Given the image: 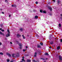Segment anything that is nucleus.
<instances>
[{
  "mask_svg": "<svg viewBox=\"0 0 62 62\" xmlns=\"http://www.w3.org/2000/svg\"><path fill=\"white\" fill-rule=\"evenodd\" d=\"M10 16H11L10 15H9V17H10Z\"/></svg>",
  "mask_w": 62,
  "mask_h": 62,
  "instance_id": "obj_38",
  "label": "nucleus"
},
{
  "mask_svg": "<svg viewBox=\"0 0 62 62\" xmlns=\"http://www.w3.org/2000/svg\"><path fill=\"white\" fill-rule=\"evenodd\" d=\"M58 4H59L60 3H61V1H60V0H58Z\"/></svg>",
  "mask_w": 62,
  "mask_h": 62,
  "instance_id": "obj_8",
  "label": "nucleus"
},
{
  "mask_svg": "<svg viewBox=\"0 0 62 62\" xmlns=\"http://www.w3.org/2000/svg\"><path fill=\"white\" fill-rule=\"evenodd\" d=\"M7 62H9V60L8 59L7 60Z\"/></svg>",
  "mask_w": 62,
  "mask_h": 62,
  "instance_id": "obj_26",
  "label": "nucleus"
},
{
  "mask_svg": "<svg viewBox=\"0 0 62 62\" xmlns=\"http://www.w3.org/2000/svg\"><path fill=\"white\" fill-rule=\"evenodd\" d=\"M45 55H48V54L47 53H45Z\"/></svg>",
  "mask_w": 62,
  "mask_h": 62,
  "instance_id": "obj_14",
  "label": "nucleus"
},
{
  "mask_svg": "<svg viewBox=\"0 0 62 62\" xmlns=\"http://www.w3.org/2000/svg\"><path fill=\"white\" fill-rule=\"evenodd\" d=\"M0 30H2V29L1 28H0Z\"/></svg>",
  "mask_w": 62,
  "mask_h": 62,
  "instance_id": "obj_41",
  "label": "nucleus"
},
{
  "mask_svg": "<svg viewBox=\"0 0 62 62\" xmlns=\"http://www.w3.org/2000/svg\"><path fill=\"white\" fill-rule=\"evenodd\" d=\"M23 52H25V49H23Z\"/></svg>",
  "mask_w": 62,
  "mask_h": 62,
  "instance_id": "obj_31",
  "label": "nucleus"
},
{
  "mask_svg": "<svg viewBox=\"0 0 62 62\" xmlns=\"http://www.w3.org/2000/svg\"><path fill=\"white\" fill-rule=\"evenodd\" d=\"M8 55L9 57H11V55L8 54Z\"/></svg>",
  "mask_w": 62,
  "mask_h": 62,
  "instance_id": "obj_12",
  "label": "nucleus"
},
{
  "mask_svg": "<svg viewBox=\"0 0 62 62\" xmlns=\"http://www.w3.org/2000/svg\"><path fill=\"white\" fill-rule=\"evenodd\" d=\"M59 57L60 60L61 61L62 60V57H61V56H59Z\"/></svg>",
  "mask_w": 62,
  "mask_h": 62,
  "instance_id": "obj_3",
  "label": "nucleus"
},
{
  "mask_svg": "<svg viewBox=\"0 0 62 62\" xmlns=\"http://www.w3.org/2000/svg\"><path fill=\"white\" fill-rule=\"evenodd\" d=\"M14 54H12V56L13 57H14Z\"/></svg>",
  "mask_w": 62,
  "mask_h": 62,
  "instance_id": "obj_25",
  "label": "nucleus"
},
{
  "mask_svg": "<svg viewBox=\"0 0 62 62\" xmlns=\"http://www.w3.org/2000/svg\"><path fill=\"white\" fill-rule=\"evenodd\" d=\"M27 62H31V60H27Z\"/></svg>",
  "mask_w": 62,
  "mask_h": 62,
  "instance_id": "obj_7",
  "label": "nucleus"
},
{
  "mask_svg": "<svg viewBox=\"0 0 62 62\" xmlns=\"http://www.w3.org/2000/svg\"><path fill=\"white\" fill-rule=\"evenodd\" d=\"M0 34H1V35H3V36H4L5 35L4 34V33H2V32L1 31H0Z\"/></svg>",
  "mask_w": 62,
  "mask_h": 62,
  "instance_id": "obj_5",
  "label": "nucleus"
},
{
  "mask_svg": "<svg viewBox=\"0 0 62 62\" xmlns=\"http://www.w3.org/2000/svg\"><path fill=\"white\" fill-rule=\"evenodd\" d=\"M32 62H35V60H33L32 61Z\"/></svg>",
  "mask_w": 62,
  "mask_h": 62,
  "instance_id": "obj_27",
  "label": "nucleus"
},
{
  "mask_svg": "<svg viewBox=\"0 0 62 62\" xmlns=\"http://www.w3.org/2000/svg\"><path fill=\"white\" fill-rule=\"evenodd\" d=\"M22 61H24V62H25V60H24V59H22Z\"/></svg>",
  "mask_w": 62,
  "mask_h": 62,
  "instance_id": "obj_20",
  "label": "nucleus"
},
{
  "mask_svg": "<svg viewBox=\"0 0 62 62\" xmlns=\"http://www.w3.org/2000/svg\"><path fill=\"white\" fill-rule=\"evenodd\" d=\"M38 16H35V19H38Z\"/></svg>",
  "mask_w": 62,
  "mask_h": 62,
  "instance_id": "obj_10",
  "label": "nucleus"
},
{
  "mask_svg": "<svg viewBox=\"0 0 62 62\" xmlns=\"http://www.w3.org/2000/svg\"><path fill=\"white\" fill-rule=\"evenodd\" d=\"M19 46H20V49H22V44H19Z\"/></svg>",
  "mask_w": 62,
  "mask_h": 62,
  "instance_id": "obj_2",
  "label": "nucleus"
},
{
  "mask_svg": "<svg viewBox=\"0 0 62 62\" xmlns=\"http://www.w3.org/2000/svg\"><path fill=\"white\" fill-rule=\"evenodd\" d=\"M7 4H8V2H7Z\"/></svg>",
  "mask_w": 62,
  "mask_h": 62,
  "instance_id": "obj_44",
  "label": "nucleus"
},
{
  "mask_svg": "<svg viewBox=\"0 0 62 62\" xmlns=\"http://www.w3.org/2000/svg\"><path fill=\"white\" fill-rule=\"evenodd\" d=\"M61 16H62V14H61Z\"/></svg>",
  "mask_w": 62,
  "mask_h": 62,
  "instance_id": "obj_45",
  "label": "nucleus"
},
{
  "mask_svg": "<svg viewBox=\"0 0 62 62\" xmlns=\"http://www.w3.org/2000/svg\"><path fill=\"white\" fill-rule=\"evenodd\" d=\"M36 37H39V35L38 34L36 35Z\"/></svg>",
  "mask_w": 62,
  "mask_h": 62,
  "instance_id": "obj_24",
  "label": "nucleus"
},
{
  "mask_svg": "<svg viewBox=\"0 0 62 62\" xmlns=\"http://www.w3.org/2000/svg\"><path fill=\"white\" fill-rule=\"evenodd\" d=\"M60 46H58L57 47V50L58 49H60Z\"/></svg>",
  "mask_w": 62,
  "mask_h": 62,
  "instance_id": "obj_13",
  "label": "nucleus"
},
{
  "mask_svg": "<svg viewBox=\"0 0 62 62\" xmlns=\"http://www.w3.org/2000/svg\"><path fill=\"white\" fill-rule=\"evenodd\" d=\"M0 54H1V55H3V53L2 52H0Z\"/></svg>",
  "mask_w": 62,
  "mask_h": 62,
  "instance_id": "obj_19",
  "label": "nucleus"
},
{
  "mask_svg": "<svg viewBox=\"0 0 62 62\" xmlns=\"http://www.w3.org/2000/svg\"><path fill=\"white\" fill-rule=\"evenodd\" d=\"M48 8L50 10H51V11H52V8L50 7H48Z\"/></svg>",
  "mask_w": 62,
  "mask_h": 62,
  "instance_id": "obj_6",
  "label": "nucleus"
},
{
  "mask_svg": "<svg viewBox=\"0 0 62 62\" xmlns=\"http://www.w3.org/2000/svg\"><path fill=\"white\" fill-rule=\"evenodd\" d=\"M43 11L41 10H40V12H41V13H42V12H43Z\"/></svg>",
  "mask_w": 62,
  "mask_h": 62,
  "instance_id": "obj_16",
  "label": "nucleus"
},
{
  "mask_svg": "<svg viewBox=\"0 0 62 62\" xmlns=\"http://www.w3.org/2000/svg\"><path fill=\"white\" fill-rule=\"evenodd\" d=\"M10 62H13V61H11Z\"/></svg>",
  "mask_w": 62,
  "mask_h": 62,
  "instance_id": "obj_42",
  "label": "nucleus"
},
{
  "mask_svg": "<svg viewBox=\"0 0 62 62\" xmlns=\"http://www.w3.org/2000/svg\"><path fill=\"white\" fill-rule=\"evenodd\" d=\"M26 48H27V46H26Z\"/></svg>",
  "mask_w": 62,
  "mask_h": 62,
  "instance_id": "obj_43",
  "label": "nucleus"
},
{
  "mask_svg": "<svg viewBox=\"0 0 62 62\" xmlns=\"http://www.w3.org/2000/svg\"><path fill=\"white\" fill-rule=\"evenodd\" d=\"M1 31H2V32H4V30H2Z\"/></svg>",
  "mask_w": 62,
  "mask_h": 62,
  "instance_id": "obj_28",
  "label": "nucleus"
},
{
  "mask_svg": "<svg viewBox=\"0 0 62 62\" xmlns=\"http://www.w3.org/2000/svg\"><path fill=\"white\" fill-rule=\"evenodd\" d=\"M50 44H52L54 43V42H50Z\"/></svg>",
  "mask_w": 62,
  "mask_h": 62,
  "instance_id": "obj_15",
  "label": "nucleus"
},
{
  "mask_svg": "<svg viewBox=\"0 0 62 62\" xmlns=\"http://www.w3.org/2000/svg\"><path fill=\"white\" fill-rule=\"evenodd\" d=\"M10 44H12V42H10Z\"/></svg>",
  "mask_w": 62,
  "mask_h": 62,
  "instance_id": "obj_37",
  "label": "nucleus"
},
{
  "mask_svg": "<svg viewBox=\"0 0 62 62\" xmlns=\"http://www.w3.org/2000/svg\"><path fill=\"white\" fill-rule=\"evenodd\" d=\"M53 0V2H55V0Z\"/></svg>",
  "mask_w": 62,
  "mask_h": 62,
  "instance_id": "obj_32",
  "label": "nucleus"
},
{
  "mask_svg": "<svg viewBox=\"0 0 62 62\" xmlns=\"http://www.w3.org/2000/svg\"><path fill=\"white\" fill-rule=\"evenodd\" d=\"M59 27H61V24H59Z\"/></svg>",
  "mask_w": 62,
  "mask_h": 62,
  "instance_id": "obj_23",
  "label": "nucleus"
},
{
  "mask_svg": "<svg viewBox=\"0 0 62 62\" xmlns=\"http://www.w3.org/2000/svg\"><path fill=\"white\" fill-rule=\"evenodd\" d=\"M37 54V53L36 52L35 53V54L34 55V57H36V56Z\"/></svg>",
  "mask_w": 62,
  "mask_h": 62,
  "instance_id": "obj_9",
  "label": "nucleus"
},
{
  "mask_svg": "<svg viewBox=\"0 0 62 62\" xmlns=\"http://www.w3.org/2000/svg\"><path fill=\"white\" fill-rule=\"evenodd\" d=\"M7 0H5V2H7Z\"/></svg>",
  "mask_w": 62,
  "mask_h": 62,
  "instance_id": "obj_39",
  "label": "nucleus"
},
{
  "mask_svg": "<svg viewBox=\"0 0 62 62\" xmlns=\"http://www.w3.org/2000/svg\"><path fill=\"white\" fill-rule=\"evenodd\" d=\"M1 44H2V43H1L0 42V45H1Z\"/></svg>",
  "mask_w": 62,
  "mask_h": 62,
  "instance_id": "obj_35",
  "label": "nucleus"
},
{
  "mask_svg": "<svg viewBox=\"0 0 62 62\" xmlns=\"http://www.w3.org/2000/svg\"><path fill=\"white\" fill-rule=\"evenodd\" d=\"M40 45H38V48H39V47H40Z\"/></svg>",
  "mask_w": 62,
  "mask_h": 62,
  "instance_id": "obj_21",
  "label": "nucleus"
},
{
  "mask_svg": "<svg viewBox=\"0 0 62 62\" xmlns=\"http://www.w3.org/2000/svg\"><path fill=\"white\" fill-rule=\"evenodd\" d=\"M40 45H43V43H40Z\"/></svg>",
  "mask_w": 62,
  "mask_h": 62,
  "instance_id": "obj_22",
  "label": "nucleus"
},
{
  "mask_svg": "<svg viewBox=\"0 0 62 62\" xmlns=\"http://www.w3.org/2000/svg\"><path fill=\"white\" fill-rule=\"evenodd\" d=\"M49 48H50V49H51V48H52L51 46H50V47H49Z\"/></svg>",
  "mask_w": 62,
  "mask_h": 62,
  "instance_id": "obj_33",
  "label": "nucleus"
},
{
  "mask_svg": "<svg viewBox=\"0 0 62 62\" xmlns=\"http://www.w3.org/2000/svg\"><path fill=\"white\" fill-rule=\"evenodd\" d=\"M36 4H38V2H36Z\"/></svg>",
  "mask_w": 62,
  "mask_h": 62,
  "instance_id": "obj_29",
  "label": "nucleus"
},
{
  "mask_svg": "<svg viewBox=\"0 0 62 62\" xmlns=\"http://www.w3.org/2000/svg\"><path fill=\"white\" fill-rule=\"evenodd\" d=\"M7 31L8 33L6 35V37H9L10 36V32H9V31L8 30H7Z\"/></svg>",
  "mask_w": 62,
  "mask_h": 62,
  "instance_id": "obj_1",
  "label": "nucleus"
},
{
  "mask_svg": "<svg viewBox=\"0 0 62 62\" xmlns=\"http://www.w3.org/2000/svg\"><path fill=\"white\" fill-rule=\"evenodd\" d=\"M12 7H14V5H12Z\"/></svg>",
  "mask_w": 62,
  "mask_h": 62,
  "instance_id": "obj_34",
  "label": "nucleus"
},
{
  "mask_svg": "<svg viewBox=\"0 0 62 62\" xmlns=\"http://www.w3.org/2000/svg\"><path fill=\"white\" fill-rule=\"evenodd\" d=\"M17 38H19L20 37H21V35L18 34L17 35Z\"/></svg>",
  "mask_w": 62,
  "mask_h": 62,
  "instance_id": "obj_4",
  "label": "nucleus"
},
{
  "mask_svg": "<svg viewBox=\"0 0 62 62\" xmlns=\"http://www.w3.org/2000/svg\"><path fill=\"white\" fill-rule=\"evenodd\" d=\"M60 41L61 42H62V39H61V40H60Z\"/></svg>",
  "mask_w": 62,
  "mask_h": 62,
  "instance_id": "obj_30",
  "label": "nucleus"
},
{
  "mask_svg": "<svg viewBox=\"0 0 62 62\" xmlns=\"http://www.w3.org/2000/svg\"><path fill=\"white\" fill-rule=\"evenodd\" d=\"M43 12L44 13H46V11H43Z\"/></svg>",
  "mask_w": 62,
  "mask_h": 62,
  "instance_id": "obj_18",
  "label": "nucleus"
},
{
  "mask_svg": "<svg viewBox=\"0 0 62 62\" xmlns=\"http://www.w3.org/2000/svg\"><path fill=\"white\" fill-rule=\"evenodd\" d=\"M43 60H44V59H43Z\"/></svg>",
  "mask_w": 62,
  "mask_h": 62,
  "instance_id": "obj_47",
  "label": "nucleus"
},
{
  "mask_svg": "<svg viewBox=\"0 0 62 62\" xmlns=\"http://www.w3.org/2000/svg\"><path fill=\"white\" fill-rule=\"evenodd\" d=\"M2 14H4V13L3 12H2Z\"/></svg>",
  "mask_w": 62,
  "mask_h": 62,
  "instance_id": "obj_40",
  "label": "nucleus"
},
{
  "mask_svg": "<svg viewBox=\"0 0 62 62\" xmlns=\"http://www.w3.org/2000/svg\"><path fill=\"white\" fill-rule=\"evenodd\" d=\"M22 37H23V39H25V37L24 36H23V35H22Z\"/></svg>",
  "mask_w": 62,
  "mask_h": 62,
  "instance_id": "obj_17",
  "label": "nucleus"
},
{
  "mask_svg": "<svg viewBox=\"0 0 62 62\" xmlns=\"http://www.w3.org/2000/svg\"><path fill=\"white\" fill-rule=\"evenodd\" d=\"M20 31H23V28H20Z\"/></svg>",
  "mask_w": 62,
  "mask_h": 62,
  "instance_id": "obj_11",
  "label": "nucleus"
},
{
  "mask_svg": "<svg viewBox=\"0 0 62 62\" xmlns=\"http://www.w3.org/2000/svg\"><path fill=\"white\" fill-rule=\"evenodd\" d=\"M22 58H23V59H24V57H23Z\"/></svg>",
  "mask_w": 62,
  "mask_h": 62,
  "instance_id": "obj_36",
  "label": "nucleus"
},
{
  "mask_svg": "<svg viewBox=\"0 0 62 62\" xmlns=\"http://www.w3.org/2000/svg\"><path fill=\"white\" fill-rule=\"evenodd\" d=\"M27 36H28H28H29V35H27Z\"/></svg>",
  "mask_w": 62,
  "mask_h": 62,
  "instance_id": "obj_46",
  "label": "nucleus"
}]
</instances>
